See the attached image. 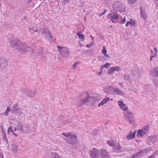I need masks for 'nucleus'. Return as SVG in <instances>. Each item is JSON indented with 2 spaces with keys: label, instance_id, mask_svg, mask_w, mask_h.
<instances>
[{
  "label": "nucleus",
  "instance_id": "60",
  "mask_svg": "<svg viewBox=\"0 0 158 158\" xmlns=\"http://www.w3.org/2000/svg\"><path fill=\"white\" fill-rule=\"evenodd\" d=\"M12 133L14 135H15V136H17V134H15V133H14L13 132V133Z\"/></svg>",
  "mask_w": 158,
  "mask_h": 158
},
{
  "label": "nucleus",
  "instance_id": "56",
  "mask_svg": "<svg viewBox=\"0 0 158 158\" xmlns=\"http://www.w3.org/2000/svg\"><path fill=\"white\" fill-rule=\"evenodd\" d=\"M33 30L35 32H37L38 31L37 29H35L34 30V28L33 29Z\"/></svg>",
  "mask_w": 158,
  "mask_h": 158
},
{
  "label": "nucleus",
  "instance_id": "29",
  "mask_svg": "<svg viewBox=\"0 0 158 158\" xmlns=\"http://www.w3.org/2000/svg\"><path fill=\"white\" fill-rule=\"evenodd\" d=\"M114 69L113 67H110L109 70L108 71L109 74H111L114 72Z\"/></svg>",
  "mask_w": 158,
  "mask_h": 158
},
{
  "label": "nucleus",
  "instance_id": "45",
  "mask_svg": "<svg viewBox=\"0 0 158 158\" xmlns=\"http://www.w3.org/2000/svg\"><path fill=\"white\" fill-rule=\"evenodd\" d=\"M3 139H4V140L5 141V139L6 140V143H7V144H8V140L6 138V137H4Z\"/></svg>",
  "mask_w": 158,
  "mask_h": 158
},
{
  "label": "nucleus",
  "instance_id": "14",
  "mask_svg": "<svg viewBox=\"0 0 158 158\" xmlns=\"http://www.w3.org/2000/svg\"><path fill=\"white\" fill-rule=\"evenodd\" d=\"M119 106L121 108L123 109L124 111L128 110V107L126 105L123 103V101L122 100H119L118 101Z\"/></svg>",
  "mask_w": 158,
  "mask_h": 158
},
{
  "label": "nucleus",
  "instance_id": "1",
  "mask_svg": "<svg viewBox=\"0 0 158 158\" xmlns=\"http://www.w3.org/2000/svg\"><path fill=\"white\" fill-rule=\"evenodd\" d=\"M113 7L115 10L122 12L125 10V7L123 3L119 1H116L113 3Z\"/></svg>",
  "mask_w": 158,
  "mask_h": 158
},
{
  "label": "nucleus",
  "instance_id": "64",
  "mask_svg": "<svg viewBox=\"0 0 158 158\" xmlns=\"http://www.w3.org/2000/svg\"><path fill=\"white\" fill-rule=\"evenodd\" d=\"M80 46L81 47H82L83 46L82 45V44H80Z\"/></svg>",
  "mask_w": 158,
  "mask_h": 158
},
{
  "label": "nucleus",
  "instance_id": "13",
  "mask_svg": "<svg viewBox=\"0 0 158 158\" xmlns=\"http://www.w3.org/2000/svg\"><path fill=\"white\" fill-rule=\"evenodd\" d=\"M23 92L25 94L29 97L32 98L34 96L35 94L34 91H32L29 90H23Z\"/></svg>",
  "mask_w": 158,
  "mask_h": 158
},
{
  "label": "nucleus",
  "instance_id": "33",
  "mask_svg": "<svg viewBox=\"0 0 158 158\" xmlns=\"http://www.w3.org/2000/svg\"><path fill=\"white\" fill-rule=\"evenodd\" d=\"M13 130L12 129V127L11 126L9 127L8 129L7 133H9L10 132H12V133L13 132Z\"/></svg>",
  "mask_w": 158,
  "mask_h": 158
},
{
  "label": "nucleus",
  "instance_id": "63",
  "mask_svg": "<svg viewBox=\"0 0 158 158\" xmlns=\"http://www.w3.org/2000/svg\"><path fill=\"white\" fill-rule=\"evenodd\" d=\"M0 127L2 128V130H3V126H1L0 125Z\"/></svg>",
  "mask_w": 158,
  "mask_h": 158
},
{
  "label": "nucleus",
  "instance_id": "61",
  "mask_svg": "<svg viewBox=\"0 0 158 158\" xmlns=\"http://www.w3.org/2000/svg\"><path fill=\"white\" fill-rule=\"evenodd\" d=\"M33 27H32V28H30V27H29V30H32V29H33Z\"/></svg>",
  "mask_w": 158,
  "mask_h": 158
},
{
  "label": "nucleus",
  "instance_id": "50",
  "mask_svg": "<svg viewBox=\"0 0 158 158\" xmlns=\"http://www.w3.org/2000/svg\"><path fill=\"white\" fill-rule=\"evenodd\" d=\"M135 2L134 1V0H131V1H130V3L131 4H132L134 3Z\"/></svg>",
  "mask_w": 158,
  "mask_h": 158
},
{
  "label": "nucleus",
  "instance_id": "34",
  "mask_svg": "<svg viewBox=\"0 0 158 158\" xmlns=\"http://www.w3.org/2000/svg\"><path fill=\"white\" fill-rule=\"evenodd\" d=\"M21 48V46L19 44L18 45V46H16V49H15L18 50L19 51H24L25 50V49L24 50H19L20 48Z\"/></svg>",
  "mask_w": 158,
  "mask_h": 158
},
{
  "label": "nucleus",
  "instance_id": "10",
  "mask_svg": "<svg viewBox=\"0 0 158 158\" xmlns=\"http://www.w3.org/2000/svg\"><path fill=\"white\" fill-rule=\"evenodd\" d=\"M114 152L118 153H121L123 151V149L118 143H117L113 147Z\"/></svg>",
  "mask_w": 158,
  "mask_h": 158
},
{
  "label": "nucleus",
  "instance_id": "43",
  "mask_svg": "<svg viewBox=\"0 0 158 158\" xmlns=\"http://www.w3.org/2000/svg\"><path fill=\"white\" fill-rule=\"evenodd\" d=\"M46 28H44L42 29L41 31V32L42 33H44L45 34L46 33Z\"/></svg>",
  "mask_w": 158,
  "mask_h": 158
},
{
  "label": "nucleus",
  "instance_id": "31",
  "mask_svg": "<svg viewBox=\"0 0 158 158\" xmlns=\"http://www.w3.org/2000/svg\"><path fill=\"white\" fill-rule=\"evenodd\" d=\"M42 50L41 48H40L39 50L37 51H34V53H37L38 54H40L42 53Z\"/></svg>",
  "mask_w": 158,
  "mask_h": 158
},
{
  "label": "nucleus",
  "instance_id": "19",
  "mask_svg": "<svg viewBox=\"0 0 158 158\" xmlns=\"http://www.w3.org/2000/svg\"><path fill=\"white\" fill-rule=\"evenodd\" d=\"M110 100L112 101L113 99H110L109 97L104 98L103 100L98 104V106H103L107 102Z\"/></svg>",
  "mask_w": 158,
  "mask_h": 158
},
{
  "label": "nucleus",
  "instance_id": "40",
  "mask_svg": "<svg viewBox=\"0 0 158 158\" xmlns=\"http://www.w3.org/2000/svg\"><path fill=\"white\" fill-rule=\"evenodd\" d=\"M45 32L46 33L45 34L46 35H47L48 34L51 33L50 30L47 28Z\"/></svg>",
  "mask_w": 158,
  "mask_h": 158
},
{
  "label": "nucleus",
  "instance_id": "58",
  "mask_svg": "<svg viewBox=\"0 0 158 158\" xmlns=\"http://www.w3.org/2000/svg\"><path fill=\"white\" fill-rule=\"evenodd\" d=\"M69 143L71 144H73L74 143L72 141L69 142Z\"/></svg>",
  "mask_w": 158,
  "mask_h": 158
},
{
  "label": "nucleus",
  "instance_id": "9",
  "mask_svg": "<svg viewBox=\"0 0 158 158\" xmlns=\"http://www.w3.org/2000/svg\"><path fill=\"white\" fill-rule=\"evenodd\" d=\"M7 64V60L4 56L0 57V69H2Z\"/></svg>",
  "mask_w": 158,
  "mask_h": 158
},
{
  "label": "nucleus",
  "instance_id": "59",
  "mask_svg": "<svg viewBox=\"0 0 158 158\" xmlns=\"http://www.w3.org/2000/svg\"><path fill=\"white\" fill-rule=\"evenodd\" d=\"M102 71H101V72H100L99 73H98V74H99V75H101V74H102Z\"/></svg>",
  "mask_w": 158,
  "mask_h": 158
},
{
  "label": "nucleus",
  "instance_id": "52",
  "mask_svg": "<svg viewBox=\"0 0 158 158\" xmlns=\"http://www.w3.org/2000/svg\"><path fill=\"white\" fill-rule=\"evenodd\" d=\"M0 157H1V158H3V154L0 152Z\"/></svg>",
  "mask_w": 158,
  "mask_h": 158
},
{
  "label": "nucleus",
  "instance_id": "2",
  "mask_svg": "<svg viewBox=\"0 0 158 158\" xmlns=\"http://www.w3.org/2000/svg\"><path fill=\"white\" fill-rule=\"evenodd\" d=\"M124 117L125 119L129 122V123L133 124L135 121L134 114L129 110H127L125 112Z\"/></svg>",
  "mask_w": 158,
  "mask_h": 158
},
{
  "label": "nucleus",
  "instance_id": "37",
  "mask_svg": "<svg viewBox=\"0 0 158 158\" xmlns=\"http://www.w3.org/2000/svg\"><path fill=\"white\" fill-rule=\"evenodd\" d=\"M156 155L157 154L156 152H155L153 153L152 156H149L148 157L149 158H154Z\"/></svg>",
  "mask_w": 158,
  "mask_h": 158
},
{
  "label": "nucleus",
  "instance_id": "28",
  "mask_svg": "<svg viewBox=\"0 0 158 158\" xmlns=\"http://www.w3.org/2000/svg\"><path fill=\"white\" fill-rule=\"evenodd\" d=\"M110 64L109 63H107L103 65H102L101 67V69H102L104 68H105L107 69L110 65Z\"/></svg>",
  "mask_w": 158,
  "mask_h": 158
},
{
  "label": "nucleus",
  "instance_id": "49",
  "mask_svg": "<svg viewBox=\"0 0 158 158\" xmlns=\"http://www.w3.org/2000/svg\"><path fill=\"white\" fill-rule=\"evenodd\" d=\"M104 55L105 57H107L108 58H110V56L108 54H107V53L105 54Z\"/></svg>",
  "mask_w": 158,
  "mask_h": 158
},
{
  "label": "nucleus",
  "instance_id": "36",
  "mask_svg": "<svg viewBox=\"0 0 158 158\" xmlns=\"http://www.w3.org/2000/svg\"><path fill=\"white\" fill-rule=\"evenodd\" d=\"M113 67V68L114 71H118L120 70V67L119 66H116Z\"/></svg>",
  "mask_w": 158,
  "mask_h": 158
},
{
  "label": "nucleus",
  "instance_id": "57",
  "mask_svg": "<svg viewBox=\"0 0 158 158\" xmlns=\"http://www.w3.org/2000/svg\"><path fill=\"white\" fill-rule=\"evenodd\" d=\"M90 37L92 38V40L93 41L94 39V37L92 35H90Z\"/></svg>",
  "mask_w": 158,
  "mask_h": 158
},
{
  "label": "nucleus",
  "instance_id": "21",
  "mask_svg": "<svg viewBox=\"0 0 158 158\" xmlns=\"http://www.w3.org/2000/svg\"><path fill=\"white\" fill-rule=\"evenodd\" d=\"M124 80L125 81H128L131 82L132 81V79L130 75L128 74H125L123 76Z\"/></svg>",
  "mask_w": 158,
  "mask_h": 158
},
{
  "label": "nucleus",
  "instance_id": "47",
  "mask_svg": "<svg viewBox=\"0 0 158 158\" xmlns=\"http://www.w3.org/2000/svg\"><path fill=\"white\" fill-rule=\"evenodd\" d=\"M155 2L157 6L158 7V0H155Z\"/></svg>",
  "mask_w": 158,
  "mask_h": 158
},
{
  "label": "nucleus",
  "instance_id": "15",
  "mask_svg": "<svg viewBox=\"0 0 158 158\" xmlns=\"http://www.w3.org/2000/svg\"><path fill=\"white\" fill-rule=\"evenodd\" d=\"M158 139L155 136H151L149 137L148 139V143L149 145H151L150 141L152 142L153 143H154L156 142H157Z\"/></svg>",
  "mask_w": 158,
  "mask_h": 158
},
{
  "label": "nucleus",
  "instance_id": "6",
  "mask_svg": "<svg viewBox=\"0 0 158 158\" xmlns=\"http://www.w3.org/2000/svg\"><path fill=\"white\" fill-rule=\"evenodd\" d=\"M100 153H101V150H98L94 148L91 150V158H99L98 154Z\"/></svg>",
  "mask_w": 158,
  "mask_h": 158
},
{
  "label": "nucleus",
  "instance_id": "25",
  "mask_svg": "<svg viewBox=\"0 0 158 158\" xmlns=\"http://www.w3.org/2000/svg\"><path fill=\"white\" fill-rule=\"evenodd\" d=\"M107 143L108 145L111 146H113V147L116 143H115V141L114 140L107 141Z\"/></svg>",
  "mask_w": 158,
  "mask_h": 158
},
{
  "label": "nucleus",
  "instance_id": "20",
  "mask_svg": "<svg viewBox=\"0 0 158 158\" xmlns=\"http://www.w3.org/2000/svg\"><path fill=\"white\" fill-rule=\"evenodd\" d=\"M152 150V148H149L147 149H144L143 150L139 152L141 155H142V156H143L144 155L147 154L148 153L149 151H151Z\"/></svg>",
  "mask_w": 158,
  "mask_h": 158
},
{
  "label": "nucleus",
  "instance_id": "55",
  "mask_svg": "<svg viewBox=\"0 0 158 158\" xmlns=\"http://www.w3.org/2000/svg\"><path fill=\"white\" fill-rule=\"evenodd\" d=\"M154 50L156 51V53L155 54H156V53L157 52V48H154Z\"/></svg>",
  "mask_w": 158,
  "mask_h": 158
},
{
  "label": "nucleus",
  "instance_id": "23",
  "mask_svg": "<svg viewBox=\"0 0 158 158\" xmlns=\"http://www.w3.org/2000/svg\"><path fill=\"white\" fill-rule=\"evenodd\" d=\"M113 90L115 93L118 95H123L124 94L123 92L118 88H114Z\"/></svg>",
  "mask_w": 158,
  "mask_h": 158
},
{
  "label": "nucleus",
  "instance_id": "26",
  "mask_svg": "<svg viewBox=\"0 0 158 158\" xmlns=\"http://www.w3.org/2000/svg\"><path fill=\"white\" fill-rule=\"evenodd\" d=\"M142 157L140 152H138L137 153H135L132 156V158H138Z\"/></svg>",
  "mask_w": 158,
  "mask_h": 158
},
{
  "label": "nucleus",
  "instance_id": "41",
  "mask_svg": "<svg viewBox=\"0 0 158 158\" xmlns=\"http://www.w3.org/2000/svg\"><path fill=\"white\" fill-rule=\"evenodd\" d=\"M48 36H49L50 39L51 40H53V37L52 35V34L51 33L48 34Z\"/></svg>",
  "mask_w": 158,
  "mask_h": 158
},
{
  "label": "nucleus",
  "instance_id": "8",
  "mask_svg": "<svg viewBox=\"0 0 158 158\" xmlns=\"http://www.w3.org/2000/svg\"><path fill=\"white\" fill-rule=\"evenodd\" d=\"M97 98L95 96H91L90 95H88L87 97H85L84 99H82V102L84 104H86L88 102H94V101L97 100Z\"/></svg>",
  "mask_w": 158,
  "mask_h": 158
},
{
  "label": "nucleus",
  "instance_id": "4",
  "mask_svg": "<svg viewBox=\"0 0 158 158\" xmlns=\"http://www.w3.org/2000/svg\"><path fill=\"white\" fill-rule=\"evenodd\" d=\"M57 48L62 56L65 58L69 56V52L67 48L64 47H61L60 46H57Z\"/></svg>",
  "mask_w": 158,
  "mask_h": 158
},
{
  "label": "nucleus",
  "instance_id": "12",
  "mask_svg": "<svg viewBox=\"0 0 158 158\" xmlns=\"http://www.w3.org/2000/svg\"><path fill=\"white\" fill-rule=\"evenodd\" d=\"M14 128L15 131L17 130H19L20 131H21L23 130L22 124L18 121H17L15 122L14 125Z\"/></svg>",
  "mask_w": 158,
  "mask_h": 158
},
{
  "label": "nucleus",
  "instance_id": "18",
  "mask_svg": "<svg viewBox=\"0 0 158 158\" xmlns=\"http://www.w3.org/2000/svg\"><path fill=\"white\" fill-rule=\"evenodd\" d=\"M101 156L102 158H110L105 150H101Z\"/></svg>",
  "mask_w": 158,
  "mask_h": 158
},
{
  "label": "nucleus",
  "instance_id": "62",
  "mask_svg": "<svg viewBox=\"0 0 158 158\" xmlns=\"http://www.w3.org/2000/svg\"><path fill=\"white\" fill-rule=\"evenodd\" d=\"M99 57H100V59H99L100 60H101V58H104V57L103 56H102V57L100 56Z\"/></svg>",
  "mask_w": 158,
  "mask_h": 158
},
{
  "label": "nucleus",
  "instance_id": "17",
  "mask_svg": "<svg viewBox=\"0 0 158 158\" xmlns=\"http://www.w3.org/2000/svg\"><path fill=\"white\" fill-rule=\"evenodd\" d=\"M136 131H135L134 132H133L132 131H130L129 134L127 136V139L128 140H131L133 139L135 137Z\"/></svg>",
  "mask_w": 158,
  "mask_h": 158
},
{
  "label": "nucleus",
  "instance_id": "27",
  "mask_svg": "<svg viewBox=\"0 0 158 158\" xmlns=\"http://www.w3.org/2000/svg\"><path fill=\"white\" fill-rule=\"evenodd\" d=\"M66 136H68V137H69V139H73V138H77V137L76 135H73L70 133H67V135H66Z\"/></svg>",
  "mask_w": 158,
  "mask_h": 158
},
{
  "label": "nucleus",
  "instance_id": "48",
  "mask_svg": "<svg viewBox=\"0 0 158 158\" xmlns=\"http://www.w3.org/2000/svg\"><path fill=\"white\" fill-rule=\"evenodd\" d=\"M10 110V108L9 107H8L7 108L6 111L8 113V112Z\"/></svg>",
  "mask_w": 158,
  "mask_h": 158
},
{
  "label": "nucleus",
  "instance_id": "22",
  "mask_svg": "<svg viewBox=\"0 0 158 158\" xmlns=\"http://www.w3.org/2000/svg\"><path fill=\"white\" fill-rule=\"evenodd\" d=\"M146 133V132L143 129L139 130L138 131L137 136L138 137L141 136Z\"/></svg>",
  "mask_w": 158,
  "mask_h": 158
},
{
  "label": "nucleus",
  "instance_id": "51",
  "mask_svg": "<svg viewBox=\"0 0 158 158\" xmlns=\"http://www.w3.org/2000/svg\"><path fill=\"white\" fill-rule=\"evenodd\" d=\"M8 112H7L6 111H5L3 114V115L4 114H5V115L6 116H7L8 114Z\"/></svg>",
  "mask_w": 158,
  "mask_h": 158
},
{
  "label": "nucleus",
  "instance_id": "54",
  "mask_svg": "<svg viewBox=\"0 0 158 158\" xmlns=\"http://www.w3.org/2000/svg\"><path fill=\"white\" fill-rule=\"evenodd\" d=\"M62 134L64 135L65 137H68V136H66V135H67V133H62Z\"/></svg>",
  "mask_w": 158,
  "mask_h": 158
},
{
  "label": "nucleus",
  "instance_id": "35",
  "mask_svg": "<svg viewBox=\"0 0 158 158\" xmlns=\"http://www.w3.org/2000/svg\"><path fill=\"white\" fill-rule=\"evenodd\" d=\"M102 52L104 55L106 53L107 50L105 46L103 47V49L102 51Z\"/></svg>",
  "mask_w": 158,
  "mask_h": 158
},
{
  "label": "nucleus",
  "instance_id": "30",
  "mask_svg": "<svg viewBox=\"0 0 158 158\" xmlns=\"http://www.w3.org/2000/svg\"><path fill=\"white\" fill-rule=\"evenodd\" d=\"M135 24V22H131L130 21H128V22H127L126 25V27H127L129 24H130L131 26L132 25L134 26Z\"/></svg>",
  "mask_w": 158,
  "mask_h": 158
},
{
  "label": "nucleus",
  "instance_id": "7",
  "mask_svg": "<svg viewBox=\"0 0 158 158\" xmlns=\"http://www.w3.org/2000/svg\"><path fill=\"white\" fill-rule=\"evenodd\" d=\"M107 17L112 21V23H115V21L119 18V16L116 12H114L109 14L107 15Z\"/></svg>",
  "mask_w": 158,
  "mask_h": 158
},
{
  "label": "nucleus",
  "instance_id": "42",
  "mask_svg": "<svg viewBox=\"0 0 158 158\" xmlns=\"http://www.w3.org/2000/svg\"><path fill=\"white\" fill-rule=\"evenodd\" d=\"M126 21V20L125 17H124V18L121 21L120 23L121 24H123Z\"/></svg>",
  "mask_w": 158,
  "mask_h": 158
},
{
  "label": "nucleus",
  "instance_id": "24",
  "mask_svg": "<svg viewBox=\"0 0 158 158\" xmlns=\"http://www.w3.org/2000/svg\"><path fill=\"white\" fill-rule=\"evenodd\" d=\"M77 35L78 36L79 39H81V41H83L84 40V35L81 34V32H78L77 33Z\"/></svg>",
  "mask_w": 158,
  "mask_h": 158
},
{
  "label": "nucleus",
  "instance_id": "5",
  "mask_svg": "<svg viewBox=\"0 0 158 158\" xmlns=\"http://www.w3.org/2000/svg\"><path fill=\"white\" fill-rule=\"evenodd\" d=\"M11 111L14 114L20 116L22 113L23 109L20 108H17V105L15 104L13 105Z\"/></svg>",
  "mask_w": 158,
  "mask_h": 158
},
{
  "label": "nucleus",
  "instance_id": "39",
  "mask_svg": "<svg viewBox=\"0 0 158 158\" xmlns=\"http://www.w3.org/2000/svg\"><path fill=\"white\" fill-rule=\"evenodd\" d=\"M104 11L103 13H102L99 14V17H100L102 16V15H104L107 11L106 10V9H104Z\"/></svg>",
  "mask_w": 158,
  "mask_h": 158
},
{
  "label": "nucleus",
  "instance_id": "38",
  "mask_svg": "<svg viewBox=\"0 0 158 158\" xmlns=\"http://www.w3.org/2000/svg\"><path fill=\"white\" fill-rule=\"evenodd\" d=\"M94 42H91L89 44H87L86 45V47L88 48H89L93 46L94 45Z\"/></svg>",
  "mask_w": 158,
  "mask_h": 158
},
{
  "label": "nucleus",
  "instance_id": "16",
  "mask_svg": "<svg viewBox=\"0 0 158 158\" xmlns=\"http://www.w3.org/2000/svg\"><path fill=\"white\" fill-rule=\"evenodd\" d=\"M151 74L153 77H158V68L155 67L150 72Z\"/></svg>",
  "mask_w": 158,
  "mask_h": 158
},
{
  "label": "nucleus",
  "instance_id": "3",
  "mask_svg": "<svg viewBox=\"0 0 158 158\" xmlns=\"http://www.w3.org/2000/svg\"><path fill=\"white\" fill-rule=\"evenodd\" d=\"M10 45L13 48H15V49H16V46H18L19 44L21 46V48L19 50H23L25 48L24 44L18 40H12L10 41Z\"/></svg>",
  "mask_w": 158,
  "mask_h": 158
},
{
  "label": "nucleus",
  "instance_id": "32",
  "mask_svg": "<svg viewBox=\"0 0 158 158\" xmlns=\"http://www.w3.org/2000/svg\"><path fill=\"white\" fill-rule=\"evenodd\" d=\"M149 126L148 125H147V126H145L144 128L142 129L144 130V131H146V133H148V131H149Z\"/></svg>",
  "mask_w": 158,
  "mask_h": 158
},
{
  "label": "nucleus",
  "instance_id": "11",
  "mask_svg": "<svg viewBox=\"0 0 158 158\" xmlns=\"http://www.w3.org/2000/svg\"><path fill=\"white\" fill-rule=\"evenodd\" d=\"M140 15L141 18L143 20H146L147 18V15L145 9L140 6Z\"/></svg>",
  "mask_w": 158,
  "mask_h": 158
},
{
  "label": "nucleus",
  "instance_id": "44",
  "mask_svg": "<svg viewBox=\"0 0 158 158\" xmlns=\"http://www.w3.org/2000/svg\"><path fill=\"white\" fill-rule=\"evenodd\" d=\"M78 64V62H75L73 64V69H75L76 68V65Z\"/></svg>",
  "mask_w": 158,
  "mask_h": 158
},
{
  "label": "nucleus",
  "instance_id": "46",
  "mask_svg": "<svg viewBox=\"0 0 158 158\" xmlns=\"http://www.w3.org/2000/svg\"><path fill=\"white\" fill-rule=\"evenodd\" d=\"M156 55L155 54H154V55L152 56L151 57V58H150V60L151 61H152V59L154 57H155L156 56Z\"/></svg>",
  "mask_w": 158,
  "mask_h": 158
},
{
  "label": "nucleus",
  "instance_id": "53",
  "mask_svg": "<svg viewBox=\"0 0 158 158\" xmlns=\"http://www.w3.org/2000/svg\"><path fill=\"white\" fill-rule=\"evenodd\" d=\"M119 85L122 88L123 87V84L121 82H119Z\"/></svg>",
  "mask_w": 158,
  "mask_h": 158
}]
</instances>
